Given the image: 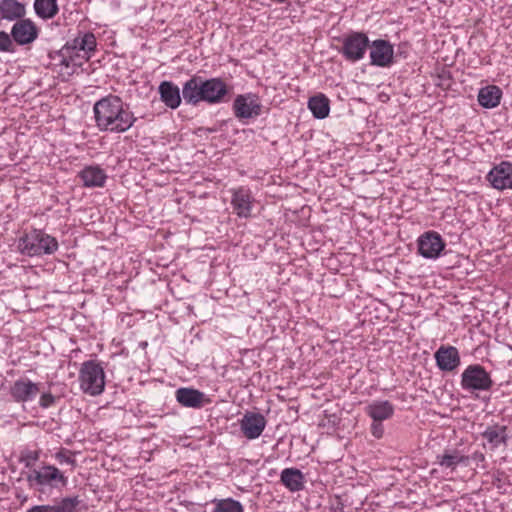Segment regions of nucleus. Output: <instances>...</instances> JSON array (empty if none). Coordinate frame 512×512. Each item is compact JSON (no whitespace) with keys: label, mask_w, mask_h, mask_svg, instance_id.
Wrapping results in <instances>:
<instances>
[{"label":"nucleus","mask_w":512,"mask_h":512,"mask_svg":"<svg viewBox=\"0 0 512 512\" xmlns=\"http://www.w3.org/2000/svg\"><path fill=\"white\" fill-rule=\"evenodd\" d=\"M17 48L13 41L11 32L7 33L0 30V52L4 53H15Z\"/></svg>","instance_id":"7c9ffc66"},{"label":"nucleus","mask_w":512,"mask_h":512,"mask_svg":"<svg viewBox=\"0 0 512 512\" xmlns=\"http://www.w3.org/2000/svg\"><path fill=\"white\" fill-rule=\"evenodd\" d=\"M231 205L239 217H249L252 210V196L250 191L244 187L234 190Z\"/></svg>","instance_id":"aec40b11"},{"label":"nucleus","mask_w":512,"mask_h":512,"mask_svg":"<svg viewBox=\"0 0 512 512\" xmlns=\"http://www.w3.org/2000/svg\"><path fill=\"white\" fill-rule=\"evenodd\" d=\"M228 85L219 77L205 79L194 75L182 87V96L186 104L196 106L200 102L220 104L229 94Z\"/></svg>","instance_id":"f03ea898"},{"label":"nucleus","mask_w":512,"mask_h":512,"mask_svg":"<svg viewBox=\"0 0 512 512\" xmlns=\"http://www.w3.org/2000/svg\"><path fill=\"white\" fill-rule=\"evenodd\" d=\"M265 417L257 412H246L240 420V429L243 435L249 439H257L266 427Z\"/></svg>","instance_id":"2eb2a0df"},{"label":"nucleus","mask_w":512,"mask_h":512,"mask_svg":"<svg viewBox=\"0 0 512 512\" xmlns=\"http://www.w3.org/2000/svg\"><path fill=\"white\" fill-rule=\"evenodd\" d=\"M26 480L31 489L44 493L46 487H66L68 478L53 465H43L39 469H32Z\"/></svg>","instance_id":"20e7f679"},{"label":"nucleus","mask_w":512,"mask_h":512,"mask_svg":"<svg viewBox=\"0 0 512 512\" xmlns=\"http://www.w3.org/2000/svg\"><path fill=\"white\" fill-rule=\"evenodd\" d=\"M370 64L377 67H390L394 63V47L383 39L369 42Z\"/></svg>","instance_id":"9b49d317"},{"label":"nucleus","mask_w":512,"mask_h":512,"mask_svg":"<svg viewBox=\"0 0 512 512\" xmlns=\"http://www.w3.org/2000/svg\"><path fill=\"white\" fill-rule=\"evenodd\" d=\"M470 457L462 454V452L456 448L445 449L443 454L437 456V463L446 469L454 471L460 464L468 466Z\"/></svg>","instance_id":"b1692460"},{"label":"nucleus","mask_w":512,"mask_h":512,"mask_svg":"<svg viewBox=\"0 0 512 512\" xmlns=\"http://www.w3.org/2000/svg\"><path fill=\"white\" fill-rule=\"evenodd\" d=\"M274 2H277V3H284L286 2L287 0H273Z\"/></svg>","instance_id":"e433bc0d"},{"label":"nucleus","mask_w":512,"mask_h":512,"mask_svg":"<svg viewBox=\"0 0 512 512\" xmlns=\"http://www.w3.org/2000/svg\"><path fill=\"white\" fill-rule=\"evenodd\" d=\"M280 481L290 492H298L305 487L304 474L297 468H285L282 470Z\"/></svg>","instance_id":"a878e982"},{"label":"nucleus","mask_w":512,"mask_h":512,"mask_svg":"<svg viewBox=\"0 0 512 512\" xmlns=\"http://www.w3.org/2000/svg\"><path fill=\"white\" fill-rule=\"evenodd\" d=\"M507 429V426L495 423L487 426L481 433V436L488 442L490 448L494 450L500 446H507Z\"/></svg>","instance_id":"4be33fe9"},{"label":"nucleus","mask_w":512,"mask_h":512,"mask_svg":"<svg viewBox=\"0 0 512 512\" xmlns=\"http://www.w3.org/2000/svg\"><path fill=\"white\" fill-rule=\"evenodd\" d=\"M70 451L62 449L55 454V459L60 464L71 465L72 468L76 466V460L69 455Z\"/></svg>","instance_id":"2f4dec72"},{"label":"nucleus","mask_w":512,"mask_h":512,"mask_svg":"<svg viewBox=\"0 0 512 512\" xmlns=\"http://www.w3.org/2000/svg\"><path fill=\"white\" fill-rule=\"evenodd\" d=\"M418 253L425 259H437L446 247L442 236L436 231H427L417 240Z\"/></svg>","instance_id":"1a4fd4ad"},{"label":"nucleus","mask_w":512,"mask_h":512,"mask_svg":"<svg viewBox=\"0 0 512 512\" xmlns=\"http://www.w3.org/2000/svg\"><path fill=\"white\" fill-rule=\"evenodd\" d=\"M93 112L96 127L103 132L124 133L137 121L129 104L114 94H109L96 101Z\"/></svg>","instance_id":"f257e3e1"},{"label":"nucleus","mask_w":512,"mask_h":512,"mask_svg":"<svg viewBox=\"0 0 512 512\" xmlns=\"http://www.w3.org/2000/svg\"><path fill=\"white\" fill-rule=\"evenodd\" d=\"M308 108L317 119H324L330 112V101L324 94L319 93L308 100Z\"/></svg>","instance_id":"cd10ccee"},{"label":"nucleus","mask_w":512,"mask_h":512,"mask_svg":"<svg viewBox=\"0 0 512 512\" xmlns=\"http://www.w3.org/2000/svg\"><path fill=\"white\" fill-rule=\"evenodd\" d=\"M78 178L86 188H102L108 176L99 165H88L78 172Z\"/></svg>","instance_id":"f3484780"},{"label":"nucleus","mask_w":512,"mask_h":512,"mask_svg":"<svg viewBox=\"0 0 512 512\" xmlns=\"http://www.w3.org/2000/svg\"><path fill=\"white\" fill-rule=\"evenodd\" d=\"M80 503L78 496H69L61 498L52 505H34L26 512H75Z\"/></svg>","instance_id":"6ab92c4d"},{"label":"nucleus","mask_w":512,"mask_h":512,"mask_svg":"<svg viewBox=\"0 0 512 512\" xmlns=\"http://www.w3.org/2000/svg\"><path fill=\"white\" fill-rule=\"evenodd\" d=\"M80 388L85 394L100 395L105 388V373L102 365L94 360L82 363L79 370Z\"/></svg>","instance_id":"39448f33"},{"label":"nucleus","mask_w":512,"mask_h":512,"mask_svg":"<svg viewBox=\"0 0 512 512\" xmlns=\"http://www.w3.org/2000/svg\"><path fill=\"white\" fill-rule=\"evenodd\" d=\"M434 358L439 370L444 372H452L461 364L458 349L451 345H441L434 353Z\"/></svg>","instance_id":"4468645a"},{"label":"nucleus","mask_w":512,"mask_h":512,"mask_svg":"<svg viewBox=\"0 0 512 512\" xmlns=\"http://www.w3.org/2000/svg\"><path fill=\"white\" fill-rule=\"evenodd\" d=\"M394 406L388 400H375L365 408L366 414L374 421H384L394 415Z\"/></svg>","instance_id":"393cba45"},{"label":"nucleus","mask_w":512,"mask_h":512,"mask_svg":"<svg viewBox=\"0 0 512 512\" xmlns=\"http://www.w3.org/2000/svg\"><path fill=\"white\" fill-rule=\"evenodd\" d=\"M40 452L37 450L27 451L22 455L21 461L24 462L25 467L29 468L39 459Z\"/></svg>","instance_id":"473e14b6"},{"label":"nucleus","mask_w":512,"mask_h":512,"mask_svg":"<svg viewBox=\"0 0 512 512\" xmlns=\"http://www.w3.org/2000/svg\"><path fill=\"white\" fill-rule=\"evenodd\" d=\"M17 247L22 255L29 257L51 255L57 251L58 241L43 230L33 229L19 238Z\"/></svg>","instance_id":"7ed1b4c3"},{"label":"nucleus","mask_w":512,"mask_h":512,"mask_svg":"<svg viewBox=\"0 0 512 512\" xmlns=\"http://www.w3.org/2000/svg\"><path fill=\"white\" fill-rule=\"evenodd\" d=\"M342 46L338 52L351 63L362 60L369 47V38L363 32H351L341 39Z\"/></svg>","instance_id":"0eeeda50"},{"label":"nucleus","mask_w":512,"mask_h":512,"mask_svg":"<svg viewBox=\"0 0 512 512\" xmlns=\"http://www.w3.org/2000/svg\"><path fill=\"white\" fill-rule=\"evenodd\" d=\"M96 37L91 32H79V34L72 40L67 41L63 50L72 57V53L76 51H83L85 59L88 61L96 49Z\"/></svg>","instance_id":"ddd939ff"},{"label":"nucleus","mask_w":512,"mask_h":512,"mask_svg":"<svg viewBox=\"0 0 512 512\" xmlns=\"http://www.w3.org/2000/svg\"><path fill=\"white\" fill-rule=\"evenodd\" d=\"M34 10L38 17L42 19H51L57 15L59 8L57 0H35Z\"/></svg>","instance_id":"c85d7f7f"},{"label":"nucleus","mask_w":512,"mask_h":512,"mask_svg":"<svg viewBox=\"0 0 512 512\" xmlns=\"http://www.w3.org/2000/svg\"><path fill=\"white\" fill-rule=\"evenodd\" d=\"M160 100L170 109H176L181 104L179 87L171 81H162L158 86Z\"/></svg>","instance_id":"5701e85b"},{"label":"nucleus","mask_w":512,"mask_h":512,"mask_svg":"<svg viewBox=\"0 0 512 512\" xmlns=\"http://www.w3.org/2000/svg\"><path fill=\"white\" fill-rule=\"evenodd\" d=\"M26 7L24 3L18 0H1L0 1V20L20 21L25 19Z\"/></svg>","instance_id":"412c9836"},{"label":"nucleus","mask_w":512,"mask_h":512,"mask_svg":"<svg viewBox=\"0 0 512 512\" xmlns=\"http://www.w3.org/2000/svg\"><path fill=\"white\" fill-rule=\"evenodd\" d=\"M502 98V90L496 85H488L478 92V103L486 108L492 109L500 104Z\"/></svg>","instance_id":"bb28decb"},{"label":"nucleus","mask_w":512,"mask_h":512,"mask_svg":"<svg viewBox=\"0 0 512 512\" xmlns=\"http://www.w3.org/2000/svg\"><path fill=\"white\" fill-rule=\"evenodd\" d=\"M39 33L40 29L30 18L15 22L11 28L16 47H29L38 38Z\"/></svg>","instance_id":"9d476101"},{"label":"nucleus","mask_w":512,"mask_h":512,"mask_svg":"<svg viewBox=\"0 0 512 512\" xmlns=\"http://www.w3.org/2000/svg\"><path fill=\"white\" fill-rule=\"evenodd\" d=\"M486 179L497 190L512 189V162L502 161L495 165Z\"/></svg>","instance_id":"f8f14e48"},{"label":"nucleus","mask_w":512,"mask_h":512,"mask_svg":"<svg viewBox=\"0 0 512 512\" xmlns=\"http://www.w3.org/2000/svg\"><path fill=\"white\" fill-rule=\"evenodd\" d=\"M468 456L470 457V460L476 463H481L485 461V455L480 451H475L474 453Z\"/></svg>","instance_id":"c9c22d12"},{"label":"nucleus","mask_w":512,"mask_h":512,"mask_svg":"<svg viewBox=\"0 0 512 512\" xmlns=\"http://www.w3.org/2000/svg\"><path fill=\"white\" fill-rule=\"evenodd\" d=\"M383 421H374L371 424V433L375 438H381L384 433V427L382 425Z\"/></svg>","instance_id":"f704fd0d"},{"label":"nucleus","mask_w":512,"mask_h":512,"mask_svg":"<svg viewBox=\"0 0 512 512\" xmlns=\"http://www.w3.org/2000/svg\"><path fill=\"white\" fill-rule=\"evenodd\" d=\"M55 401H56V397L54 395H52L49 392L43 393L40 397L39 405H40V407L47 409V408L51 407L52 405H54Z\"/></svg>","instance_id":"72a5a7b5"},{"label":"nucleus","mask_w":512,"mask_h":512,"mask_svg":"<svg viewBox=\"0 0 512 512\" xmlns=\"http://www.w3.org/2000/svg\"><path fill=\"white\" fill-rule=\"evenodd\" d=\"M212 503L214 504L212 512H244L243 505L233 498H215Z\"/></svg>","instance_id":"c756f323"},{"label":"nucleus","mask_w":512,"mask_h":512,"mask_svg":"<svg viewBox=\"0 0 512 512\" xmlns=\"http://www.w3.org/2000/svg\"><path fill=\"white\" fill-rule=\"evenodd\" d=\"M39 391L38 383L29 379H18L10 386L9 394L15 402L25 403L34 400Z\"/></svg>","instance_id":"dca6fc26"},{"label":"nucleus","mask_w":512,"mask_h":512,"mask_svg":"<svg viewBox=\"0 0 512 512\" xmlns=\"http://www.w3.org/2000/svg\"><path fill=\"white\" fill-rule=\"evenodd\" d=\"M493 385L490 373L480 364L468 365L461 374L460 386L468 393L487 392Z\"/></svg>","instance_id":"423d86ee"},{"label":"nucleus","mask_w":512,"mask_h":512,"mask_svg":"<svg viewBox=\"0 0 512 512\" xmlns=\"http://www.w3.org/2000/svg\"><path fill=\"white\" fill-rule=\"evenodd\" d=\"M262 107L260 97L251 92L237 95L232 105L234 116L239 120L260 116Z\"/></svg>","instance_id":"6e6552de"},{"label":"nucleus","mask_w":512,"mask_h":512,"mask_svg":"<svg viewBox=\"0 0 512 512\" xmlns=\"http://www.w3.org/2000/svg\"><path fill=\"white\" fill-rule=\"evenodd\" d=\"M175 397L178 403L187 408L199 409L209 403V399H206L205 394L194 388H178L175 392Z\"/></svg>","instance_id":"a211bd4d"}]
</instances>
